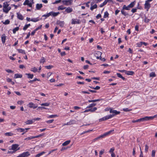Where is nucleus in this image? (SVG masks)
I'll return each instance as SVG.
<instances>
[{
    "instance_id": "f257e3e1",
    "label": "nucleus",
    "mask_w": 157,
    "mask_h": 157,
    "mask_svg": "<svg viewBox=\"0 0 157 157\" xmlns=\"http://www.w3.org/2000/svg\"><path fill=\"white\" fill-rule=\"evenodd\" d=\"M157 117V115H155L152 117H144L141 118L137 119L136 120H133L132 121V122L133 123L140 122L141 121H147L153 119L154 118L156 117Z\"/></svg>"
},
{
    "instance_id": "f03ea898",
    "label": "nucleus",
    "mask_w": 157,
    "mask_h": 157,
    "mask_svg": "<svg viewBox=\"0 0 157 157\" xmlns=\"http://www.w3.org/2000/svg\"><path fill=\"white\" fill-rule=\"evenodd\" d=\"M8 2L6 1L3 3V12L6 13H7L11 9V7L9 6Z\"/></svg>"
},
{
    "instance_id": "7ed1b4c3",
    "label": "nucleus",
    "mask_w": 157,
    "mask_h": 157,
    "mask_svg": "<svg viewBox=\"0 0 157 157\" xmlns=\"http://www.w3.org/2000/svg\"><path fill=\"white\" fill-rule=\"evenodd\" d=\"M108 135V132H107L103 134V135L97 137L92 140V142H95L97 140H98L100 139L101 138H104V137Z\"/></svg>"
},
{
    "instance_id": "20e7f679",
    "label": "nucleus",
    "mask_w": 157,
    "mask_h": 157,
    "mask_svg": "<svg viewBox=\"0 0 157 157\" xmlns=\"http://www.w3.org/2000/svg\"><path fill=\"white\" fill-rule=\"evenodd\" d=\"M19 145L17 144H13L11 146V149L16 152V151L20 150V147H18Z\"/></svg>"
},
{
    "instance_id": "39448f33",
    "label": "nucleus",
    "mask_w": 157,
    "mask_h": 157,
    "mask_svg": "<svg viewBox=\"0 0 157 157\" xmlns=\"http://www.w3.org/2000/svg\"><path fill=\"white\" fill-rule=\"evenodd\" d=\"M62 3L66 6H69L71 5L72 3V0H64L62 1Z\"/></svg>"
},
{
    "instance_id": "423d86ee",
    "label": "nucleus",
    "mask_w": 157,
    "mask_h": 157,
    "mask_svg": "<svg viewBox=\"0 0 157 157\" xmlns=\"http://www.w3.org/2000/svg\"><path fill=\"white\" fill-rule=\"evenodd\" d=\"M29 0H25V2H24L23 3L24 5H27L29 7H32V4L34 3V2H33V3L32 2H29Z\"/></svg>"
},
{
    "instance_id": "0eeeda50",
    "label": "nucleus",
    "mask_w": 157,
    "mask_h": 157,
    "mask_svg": "<svg viewBox=\"0 0 157 157\" xmlns=\"http://www.w3.org/2000/svg\"><path fill=\"white\" fill-rule=\"evenodd\" d=\"M30 155L29 152L27 151L19 155L17 157H26Z\"/></svg>"
},
{
    "instance_id": "6e6552de",
    "label": "nucleus",
    "mask_w": 157,
    "mask_h": 157,
    "mask_svg": "<svg viewBox=\"0 0 157 157\" xmlns=\"http://www.w3.org/2000/svg\"><path fill=\"white\" fill-rule=\"evenodd\" d=\"M94 55L95 57H96L97 59H98L100 57L101 58V52L100 51H97L95 52L94 54Z\"/></svg>"
},
{
    "instance_id": "1a4fd4ad",
    "label": "nucleus",
    "mask_w": 157,
    "mask_h": 157,
    "mask_svg": "<svg viewBox=\"0 0 157 157\" xmlns=\"http://www.w3.org/2000/svg\"><path fill=\"white\" fill-rule=\"evenodd\" d=\"M110 109L109 112L110 113H112L115 115L119 114L120 113V111H117L116 110H113L111 108Z\"/></svg>"
},
{
    "instance_id": "9d476101",
    "label": "nucleus",
    "mask_w": 157,
    "mask_h": 157,
    "mask_svg": "<svg viewBox=\"0 0 157 157\" xmlns=\"http://www.w3.org/2000/svg\"><path fill=\"white\" fill-rule=\"evenodd\" d=\"M27 106L30 108H33V109H35L37 108V106L35 104H34L32 102L29 103L27 105Z\"/></svg>"
},
{
    "instance_id": "9b49d317",
    "label": "nucleus",
    "mask_w": 157,
    "mask_h": 157,
    "mask_svg": "<svg viewBox=\"0 0 157 157\" xmlns=\"http://www.w3.org/2000/svg\"><path fill=\"white\" fill-rule=\"evenodd\" d=\"M150 7V4L148 2V1H146L145 2V4H144L145 9H147V10L148 11Z\"/></svg>"
},
{
    "instance_id": "f8f14e48",
    "label": "nucleus",
    "mask_w": 157,
    "mask_h": 157,
    "mask_svg": "<svg viewBox=\"0 0 157 157\" xmlns=\"http://www.w3.org/2000/svg\"><path fill=\"white\" fill-rule=\"evenodd\" d=\"M56 24L59 25L61 27H63L64 25V21H61L59 20L57 21Z\"/></svg>"
},
{
    "instance_id": "ddd939ff",
    "label": "nucleus",
    "mask_w": 157,
    "mask_h": 157,
    "mask_svg": "<svg viewBox=\"0 0 157 157\" xmlns=\"http://www.w3.org/2000/svg\"><path fill=\"white\" fill-rule=\"evenodd\" d=\"M115 150V148L113 147L111 148L109 151V152L111 154V156L112 157H115V155L113 151Z\"/></svg>"
},
{
    "instance_id": "4468645a",
    "label": "nucleus",
    "mask_w": 157,
    "mask_h": 157,
    "mask_svg": "<svg viewBox=\"0 0 157 157\" xmlns=\"http://www.w3.org/2000/svg\"><path fill=\"white\" fill-rule=\"evenodd\" d=\"M73 11L72 9L70 7H68L67 8H66L65 10L64 11V13L65 14V12H66L67 13H69Z\"/></svg>"
},
{
    "instance_id": "2eb2a0df",
    "label": "nucleus",
    "mask_w": 157,
    "mask_h": 157,
    "mask_svg": "<svg viewBox=\"0 0 157 157\" xmlns=\"http://www.w3.org/2000/svg\"><path fill=\"white\" fill-rule=\"evenodd\" d=\"M80 23V20L79 19H77L76 21L74 19H72V20L71 23L73 24H79Z\"/></svg>"
},
{
    "instance_id": "dca6fc26",
    "label": "nucleus",
    "mask_w": 157,
    "mask_h": 157,
    "mask_svg": "<svg viewBox=\"0 0 157 157\" xmlns=\"http://www.w3.org/2000/svg\"><path fill=\"white\" fill-rule=\"evenodd\" d=\"M50 13L51 15L52 16L54 17H55L57 16L60 13L59 12H54L53 11L51 12Z\"/></svg>"
},
{
    "instance_id": "f3484780",
    "label": "nucleus",
    "mask_w": 157,
    "mask_h": 157,
    "mask_svg": "<svg viewBox=\"0 0 157 157\" xmlns=\"http://www.w3.org/2000/svg\"><path fill=\"white\" fill-rule=\"evenodd\" d=\"M34 122V121L33 119L32 120H28L26 121H25V123L27 124H32Z\"/></svg>"
},
{
    "instance_id": "a211bd4d",
    "label": "nucleus",
    "mask_w": 157,
    "mask_h": 157,
    "mask_svg": "<svg viewBox=\"0 0 157 157\" xmlns=\"http://www.w3.org/2000/svg\"><path fill=\"white\" fill-rule=\"evenodd\" d=\"M6 36H5V34H3L1 37V40L2 42V43L3 44H4L6 41Z\"/></svg>"
},
{
    "instance_id": "6ab92c4d",
    "label": "nucleus",
    "mask_w": 157,
    "mask_h": 157,
    "mask_svg": "<svg viewBox=\"0 0 157 157\" xmlns=\"http://www.w3.org/2000/svg\"><path fill=\"white\" fill-rule=\"evenodd\" d=\"M43 7L42 4H37L36 6V9L37 10H40Z\"/></svg>"
},
{
    "instance_id": "aec40b11",
    "label": "nucleus",
    "mask_w": 157,
    "mask_h": 157,
    "mask_svg": "<svg viewBox=\"0 0 157 157\" xmlns=\"http://www.w3.org/2000/svg\"><path fill=\"white\" fill-rule=\"evenodd\" d=\"M17 18L21 20H23L24 19L22 15L20 13H17Z\"/></svg>"
},
{
    "instance_id": "412c9836",
    "label": "nucleus",
    "mask_w": 157,
    "mask_h": 157,
    "mask_svg": "<svg viewBox=\"0 0 157 157\" xmlns=\"http://www.w3.org/2000/svg\"><path fill=\"white\" fill-rule=\"evenodd\" d=\"M22 76V75L19 74H16L14 75V78H21Z\"/></svg>"
},
{
    "instance_id": "4be33fe9",
    "label": "nucleus",
    "mask_w": 157,
    "mask_h": 157,
    "mask_svg": "<svg viewBox=\"0 0 157 157\" xmlns=\"http://www.w3.org/2000/svg\"><path fill=\"white\" fill-rule=\"evenodd\" d=\"M70 142H71L70 140H67V141H65L63 143L62 145L63 146H66L68 145L69 144Z\"/></svg>"
},
{
    "instance_id": "5701e85b",
    "label": "nucleus",
    "mask_w": 157,
    "mask_h": 157,
    "mask_svg": "<svg viewBox=\"0 0 157 157\" xmlns=\"http://www.w3.org/2000/svg\"><path fill=\"white\" fill-rule=\"evenodd\" d=\"M125 74L128 75H132L134 74V72L132 71H126Z\"/></svg>"
},
{
    "instance_id": "b1692460",
    "label": "nucleus",
    "mask_w": 157,
    "mask_h": 157,
    "mask_svg": "<svg viewBox=\"0 0 157 157\" xmlns=\"http://www.w3.org/2000/svg\"><path fill=\"white\" fill-rule=\"evenodd\" d=\"M25 75L28 76V78H29L32 79L33 77V74H31L29 73H26Z\"/></svg>"
},
{
    "instance_id": "393cba45",
    "label": "nucleus",
    "mask_w": 157,
    "mask_h": 157,
    "mask_svg": "<svg viewBox=\"0 0 157 157\" xmlns=\"http://www.w3.org/2000/svg\"><path fill=\"white\" fill-rule=\"evenodd\" d=\"M123 9L126 10H130V8L129 7L128 5L126 6L125 5H124L123 6Z\"/></svg>"
},
{
    "instance_id": "a878e982",
    "label": "nucleus",
    "mask_w": 157,
    "mask_h": 157,
    "mask_svg": "<svg viewBox=\"0 0 157 157\" xmlns=\"http://www.w3.org/2000/svg\"><path fill=\"white\" fill-rule=\"evenodd\" d=\"M124 9H123V8L121 10V12L122 14L124 15L125 16L126 15H128L129 14L128 13H126V12L124 11Z\"/></svg>"
},
{
    "instance_id": "bb28decb",
    "label": "nucleus",
    "mask_w": 157,
    "mask_h": 157,
    "mask_svg": "<svg viewBox=\"0 0 157 157\" xmlns=\"http://www.w3.org/2000/svg\"><path fill=\"white\" fill-rule=\"evenodd\" d=\"M108 2V0H105V1L102 4H101L100 7H102L104 5H106Z\"/></svg>"
},
{
    "instance_id": "cd10ccee",
    "label": "nucleus",
    "mask_w": 157,
    "mask_h": 157,
    "mask_svg": "<svg viewBox=\"0 0 157 157\" xmlns=\"http://www.w3.org/2000/svg\"><path fill=\"white\" fill-rule=\"evenodd\" d=\"M135 3L136 1H134L133 2H131L129 5H128V6L130 8H132L134 6Z\"/></svg>"
},
{
    "instance_id": "c85d7f7f",
    "label": "nucleus",
    "mask_w": 157,
    "mask_h": 157,
    "mask_svg": "<svg viewBox=\"0 0 157 157\" xmlns=\"http://www.w3.org/2000/svg\"><path fill=\"white\" fill-rule=\"evenodd\" d=\"M97 7V4H95L94 5L91 6L90 8V9L92 11L94 9H96Z\"/></svg>"
},
{
    "instance_id": "c756f323",
    "label": "nucleus",
    "mask_w": 157,
    "mask_h": 157,
    "mask_svg": "<svg viewBox=\"0 0 157 157\" xmlns=\"http://www.w3.org/2000/svg\"><path fill=\"white\" fill-rule=\"evenodd\" d=\"M17 50L20 53H21L23 54H25V52L24 50L21 49H17Z\"/></svg>"
},
{
    "instance_id": "7c9ffc66",
    "label": "nucleus",
    "mask_w": 157,
    "mask_h": 157,
    "mask_svg": "<svg viewBox=\"0 0 157 157\" xmlns=\"http://www.w3.org/2000/svg\"><path fill=\"white\" fill-rule=\"evenodd\" d=\"M45 152L44 151H42L40 153H39V154H37L35 156V157H40V156L43 155L44 154Z\"/></svg>"
},
{
    "instance_id": "2f4dec72",
    "label": "nucleus",
    "mask_w": 157,
    "mask_h": 157,
    "mask_svg": "<svg viewBox=\"0 0 157 157\" xmlns=\"http://www.w3.org/2000/svg\"><path fill=\"white\" fill-rule=\"evenodd\" d=\"M5 135L7 136H12L13 134L11 132H6L4 134Z\"/></svg>"
},
{
    "instance_id": "473e14b6",
    "label": "nucleus",
    "mask_w": 157,
    "mask_h": 157,
    "mask_svg": "<svg viewBox=\"0 0 157 157\" xmlns=\"http://www.w3.org/2000/svg\"><path fill=\"white\" fill-rule=\"evenodd\" d=\"M2 22L4 25H8L10 24V21L7 19L4 22L3 21H2Z\"/></svg>"
},
{
    "instance_id": "72a5a7b5",
    "label": "nucleus",
    "mask_w": 157,
    "mask_h": 157,
    "mask_svg": "<svg viewBox=\"0 0 157 157\" xmlns=\"http://www.w3.org/2000/svg\"><path fill=\"white\" fill-rule=\"evenodd\" d=\"M30 26V24H26L25 25L23 28V29L24 30H26Z\"/></svg>"
},
{
    "instance_id": "f704fd0d",
    "label": "nucleus",
    "mask_w": 157,
    "mask_h": 157,
    "mask_svg": "<svg viewBox=\"0 0 157 157\" xmlns=\"http://www.w3.org/2000/svg\"><path fill=\"white\" fill-rule=\"evenodd\" d=\"M36 81H40V80L39 79H37V78H34V79H33V80H30V81H29V82L30 83H33V82Z\"/></svg>"
},
{
    "instance_id": "c9c22d12",
    "label": "nucleus",
    "mask_w": 157,
    "mask_h": 157,
    "mask_svg": "<svg viewBox=\"0 0 157 157\" xmlns=\"http://www.w3.org/2000/svg\"><path fill=\"white\" fill-rule=\"evenodd\" d=\"M66 8V7H64L63 6H60L58 7V10H63Z\"/></svg>"
},
{
    "instance_id": "e433bc0d",
    "label": "nucleus",
    "mask_w": 157,
    "mask_h": 157,
    "mask_svg": "<svg viewBox=\"0 0 157 157\" xmlns=\"http://www.w3.org/2000/svg\"><path fill=\"white\" fill-rule=\"evenodd\" d=\"M108 119V117L106 116L105 117H104L101 118H100L99 119V121H103L104 120H105Z\"/></svg>"
},
{
    "instance_id": "4c0bfd02",
    "label": "nucleus",
    "mask_w": 157,
    "mask_h": 157,
    "mask_svg": "<svg viewBox=\"0 0 157 157\" xmlns=\"http://www.w3.org/2000/svg\"><path fill=\"white\" fill-rule=\"evenodd\" d=\"M17 131L20 132H25V129L19 128L17 129Z\"/></svg>"
},
{
    "instance_id": "58836bf2",
    "label": "nucleus",
    "mask_w": 157,
    "mask_h": 157,
    "mask_svg": "<svg viewBox=\"0 0 157 157\" xmlns=\"http://www.w3.org/2000/svg\"><path fill=\"white\" fill-rule=\"evenodd\" d=\"M51 15L50 12L48 13H47L46 14H44L42 15V17H45V18L48 17L49 16Z\"/></svg>"
},
{
    "instance_id": "ea45409f",
    "label": "nucleus",
    "mask_w": 157,
    "mask_h": 157,
    "mask_svg": "<svg viewBox=\"0 0 157 157\" xmlns=\"http://www.w3.org/2000/svg\"><path fill=\"white\" fill-rule=\"evenodd\" d=\"M96 104L93 103L90 104V105L87 107V108H90L93 107L94 106L96 105Z\"/></svg>"
},
{
    "instance_id": "a19ab883",
    "label": "nucleus",
    "mask_w": 157,
    "mask_h": 157,
    "mask_svg": "<svg viewBox=\"0 0 157 157\" xmlns=\"http://www.w3.org/2000/svg\"><path fill=\"white\" fill-rule=\"evenodd\" d=\"M69 121H70L71 125L73 124H75L76 123V121L74 120H71Z\"/></svg>"
},
{
    "instance_id": "79ce46f5",
    "label": "nucleus",
    "mask_w": 157,
    "mask_h": 157,
    "mask_svg": "<svg viewBox=\"0 0 157 157\" xmlns=\"http://www.w3.org/2000/svg\"><path fill=\"white\" fill-rule=\"evenodd\" d=\"M19 29V27H17L13 29V33H15Z\"/></svg>"
},
{
    "instance_id": "37998d69",
    "label": "nucleus",
    "mask_w": 157,
    "mask_h": 157,
    "mask_svg": "<svg viewBox=\"0 0 157 157\" xmlns=\"http://www.w3.org/2000/svg\"><path fill=\"white\" fill-rule=\"evenodd\" d=\"M39 21V19L38 18H32L31 19V21L36 22Z\"/></svg>"
},
{
    "instance_id": "c03bdc74",
    "label": "nucleus",
    "mask_w": 157,
    "mask_h": 157,
    "mask_svg": "<svg viewBox=\"0 0 157 157\" xmlns=\"http://www.w3.org/2000/svg\"><path fill=\"white\" fill-rule=\"evenodd\" d=\"M45 61V59L44 58V57H42L40 61V63H44Z\"/></svg>"
},
{
    "instance_id": "a18cd8bd",
    "label": "nucleus",
    "mask_w": 157,
    "mask_h": 157,
    "mask_svg": "<svg viewBox=\"0 0 157 157\" xmlns=\"http://www.w3.org/2000/svg\"><path fill=\"white\" fill-rule=\"evenodd\" d=\"M31 71L34 72H36L37 71V69L35 67H34L31 68Z\"/></svg>"
},
{
    "instance_id": "49530a36",
    "label": "nucleus",
    "mask_w": 157,
    "mask_h": 157,
    "mask_svg": "<svg viewBox=\"0 0 157 157\" xmlns=\"http://www.w3.org/2000/svg\"><path fill=\"white\" fill-rule=\"evenodd\" d=\"M49 105H50L49 103H42V104H41V105L42 106H49Z\"/></svg>"
},
{
    "instance_id": "de8ad7c7",
    "label": "nucleus",
    "mask_w": 157,
    "mask_h": 157,
    "mask_svg": "<svg viewBox=\"0 0 157 157\" xmlns=\"http://www.w3.org/2000/svg\"><path fill=\"white\" fill-rule=\"evenodd\" d=\"M150 77H155L156 76V75L155 72H152L150 74Z\"/></svg>"
},
{
    "instance_id": "09e8293b",
    "label": "nucleus",
    "mask_w": 157,
    "mask_h": 157,
    "mask_svg": "<svg viewBox=\"0 0 157 157\" xmlns=\"http://www.w3.org/2000/svg\"><path fill=\"white\" fill-rule=\"evenodd\" d=\"M90 109V112H93L97 109V108L96 107H94L93 108Z\"/></svg>"
},
{
    "instance_id": "8fccbe9b",
    "label": "nucleus",
    "mask_w": 157,
    "mask_h": 157,
    "mask_svg": "<svg viewBox=\"0 0 157 157\" xmlns=\"http://www.w3.org/2000/svg\"><path fill=\"white\" fill-rule=\"evenodd\" d=\"M57 116V115H52L49 116L48 117V118H53Z\"/></svg>"
},
{
    "instance_id": "3c124183",
    "label": "nucleus",
    "mask_w": 157,
    "mask_h": 157,
    "mask_svg": "<svg viewBox=\"0 0 157 157\" xmlns=\"http://www.w3.org/2000/svg\"><path fill=\"white\" fill-rule=\"evenodd\" d=\"M45 67L46 68H47L48 69H50L51 68H52V67H53V66H52V65H48V66H46Z\"/></svg>"
},
{
    "instance_id": "603ef678",
    "label": "nucleus",
    "mask_w": 157,
    "mask_h": 157,
    "mask_svg": "<svg viewBox=\"0 0 157 157\" xmlns=\"http://www.w3.org/2000/svg\"><path fill=\"white\" fill-rule=\"evenodd\" d=\"M123 110L124 111H125V112H128V111H131L132 110V109H129L128 108H126L123 109Z\"/></svg>"
},
{
    "instance_id": "864d4df0",
    "label": "nucleus",
    "mask_w": 157,
    "mask_h": 157,
    "mask_svg": "<svg viewBox=\"0 0 157 157\" xmlns=\"http://www.w3.org/2000/svg\"><path fill=\"white\" fill-rule=\"evenodd\" d=\"M33 139V136H31L30 137H28L25 138V140H30Z\"/></svg>"
},
{
    "instance_id": "5fc2aeb1",
    "label": "nucleus",
    "mask_w": 157,
    "mask_h": 157,
    "mask_svg": "<svg viewBox=\"0 0 157 157\" xmlns=\"http://www.w3.org/2000/svg\"><path fill=\"white\" fill-rule=\"evenodd\" d=\"M107 17H108V12L106 11L104 13V17L106 18Z\"/></svg>"
},
{
    "instance_id": "6e6d98bb",
    "label": "nucleus",
    "mask_w": 157,
    "mask_h": 157,
    "mask_svg": "<svg viewBox=\"0 0 157 157\" xmlns=\"http://www.w3.org/2000/svg\"><path fill=\"white\" fill-rule=\"evenodd\" d=\"M145 151L146 152H147L148 151L149 147H148V146L147 144H146L145 145Z\"/></svg>"
},
{
    "instance_id": "4d7b16f0",
    "label": "nucleus",
    "mask_w": 157,
    "mask_h": 157,
    "mask_svg": "<svg viewBox=\"0 0 157 157\" xmlns=\"http://www.w3.org/2000/svg\"><path fill=\"white\" fill-rule=\"evenodd\" d=\"M155 150H153L152 151V157H154L155 155Z\"/></svg>"
},
{
    "instance_id": "13d9d810",
    "label": "nucleus",
    "mask_w": 157,
    "mask_h": 157,
    "mask_svg": "<svg viewBox=\"0 0 157 157\" xmlns=\"http://www.w3.org/2000/svg\"><path fill=\"white\" fill-rule=\"evenodd\" d=\"M54 121V120L53 119H52V120H48V121H46V122L47 123H48V124H50V123H52V122Z\"/></svg>"
},
{
    "instance_id": "bf43d9fd",
    "label": "nucleus",
    "mask_w": 157,
    "mask_h": 157,
    "mask_svg": "<svg viewBox=\"0 0 157 157\" xmlns=\"http://www.w3.org/2000/svg\"><path fill=\"white\" fill-rule=\"evenodd\" d=\"M117 77L119 78H121L122 77V75L119 73H117Z\"/></svg>"
},
{
    "instance_id": "052dcab7",
    "label": "nucleus",
    "mask_w": 157,
    "mask_h": 157,
    "mask_svg": "<svg viewBox=\"0 0 157 157\" xmlns=\"http://www.w3.org/2000/svg\"><path fill=\"white\" fill-rule=\"evenodd\" d=\"M6 71L7 72L9 73H12V72H13L12 70L9 69L6 70Z\"/></svg>"
},
{
    "instance_id": "680f3d73",
    "label": "nucleus",
    "mask_w": 157,
    "mask_h": 157,
    "mask_svg": "<svg viewBox=\"0 0 157 157\" xmlns=\"http://www.w3.org/2000/svg\"><path fill=\"white\" fill-rule=\"evenodd\" d=\"M61 1L60 0H56L55 1V2H54L53 3V4H57V3H59Z\"/></svg>"
},
{
    "instance_id": "e2e57ef3",
    "label": "nucleus",
    "mask_w": 157,
    "mask_h": 157,
    "mask_svg": "<svg viewBox=\"0 0 157 157\" xmlns=\"http://www.w3.org/2000/svg\"><path fill=\"white\" fill-rule=\"evenodd\" d=\"M104 151L105 150L104 149H102V150H101L99 152L100 155H102L104 152Z\"/></svg>"
},
{
    "instance_id": "0e129e2a",
    "label": "nucleus",
    "mask_w": 157,
    "mask_h": 157,
    "mask_svg": "<svg viewBox=\"0 0 157 157\" xmlns=\"http://www.w3.org/2000/svg\"><path fill=\"white\" fill-rule=\"evenodd\" d=\"M111 114H110V115H109V119L115 116L114 114L112 113Z\"/></svg>"
},
{
    "instance_id": "69168bd1",
    "label": "nucleus",
    "mask_w": 157,
    "mask_h": 157,
    "mask_svg": "<svg viewBox=\"0 0 157 157\" xmlns=\"http://www.w3.org/2000/svg\"><path fill=\"white\" fill-rule=\"evenodd\" d=\"M15 152V151H8L7 152V154H12Z\"/></svg>"
},
{
    "instance_id": "338daca9",
    "label": "nucleus",
    "mask_w": 157,
    "mask_h": 157,
    "mask_svg": "<svg viewBox=\"0 0 157 157\" xmlns=\"http://www.w3.org/2000/svg\"><path fill=\"white\" fill-rule=\"evenodd\" d=\"M137 11V9L135 8V9H132V10H131V11L132 12V13H134L136 12Z\"/></svg>"
},
{
    "instance_id": "774afa93",
    "label": "nucleus",
    "mask_w": 157,
    "mask_h": 157,
    "mask_svg": "<svg viewBox=\"0 0 157 157\" xmlns=\"http://www.w3.org/2000/svg\"><path fill=\"white\" fill-rule=\"evenodd\" d=\"M60 54L62 56H65L66 55V53H65V52H61Z\"/></svg>"
}]
</instances>
